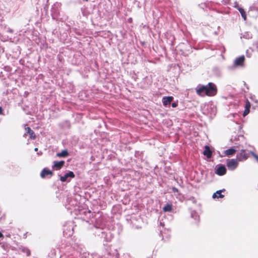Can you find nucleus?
Wrapping results in <instances>:
<instances>
[{"instance_id":"nucleus-16","label":"nucleus","mask_w":258,"mask_h":258,"mask_svg":"<svg viewBox=\"0 0 258 258\" xmlns=\"http://www.w3.org/2000/svg\"><path fill=\"white\" fill-rule=\"evenodd\" d=\"M237 9L239 11V12H240V13L241 15V17H242L243 20L244 21L246 20V18H247L246 14V13H245L244 10L243 9H242L241 8H239V7H238Z\"/></svg>"},{"instance_id":"nucleus-3","label":"nucleus","mask_w":258,"mask_h":258,"mask_svg":"<svg viewBox=\"0 0 258 258\" xmlns=\"http://www.w3.org/2000/svg\"><path fill=\"white\" fill-rule=\"evenodd\" d=\"M236 157L238 161H242L246 160L248 157V154L246 153L245 150H241L239 153H238Z\"/></svg>"},{"instance_id":"nucleus-14","label":"nucleus","mask_w":258,"mask_h":258,"mask_svg":"<svg viewBox=\"0 0 258 258\" xmlns=\"http://www.w3.org/2000/svg\"><path fill=\"white\" fill-rule=\"evenodd\" d=\"M236 151L235 149H234L233 148H231L228 149L227 150H226L224 151V153L225 156H231V155L235 154V153H236Z\"/></svg>"},{"instance_id":"nucleus-4","label":"nucleus","mask_w":258,"mask_h":258,"mask_svg":"<svg viewBox=\"0 0 258 258\" xmlns=\"http://www.w3.org/2000/svg\"><path fill=\"white\" fill-rule=\"evenodd\" d=\"M244 60L245 57L244 55H242L235 59L234 64L236 66L242 67L243 66Z\"/></svg>"},{"instance_id":"nucleus-8","label":"nucleus","mask_w":258,"mask_h":258,"mask_svg":"<svg viewBox=\"0 0 258 258\" xmlns=\"http://www.w3.org/2000/svg\"><path fill=\"white\" fill-rule=\"evenodd\" d=\"M172 96H165L163 98V104L164 106H167L170 105L171 102L173 100Z\"/></svg>"},{"instance_id":"nucleus-7","label":"nucleus","mask_w":258,"mask_h":258,"mask_svg":"<svg viewBox=\"0 0 258 258\" xmlns=\"http://www.w3.org/2000/svg\"><path fill=\"white\" fill-rule=\"evenodd\" d=\"M75 175L73 171H70L68 173H66L64 176H61L60 177V180L62 182H65L67 181L68 177L74 178Z\"/></svg>"},{"instance_id":"nucleus-18","label":"nucleus","mask_w":258,"mask_h":258,"mask_svg":"<svg viewBox=\"0 0 258 258\" xmlns=\"http://www.w3.org/2000/svg\"><path fill=\"white\" fill-rule=\"evenodd\" d=\"M251 155L253 156V157L255 159V160L258 162V155H256L255 153H254L253 152H251Z\"/></svg>"},{"instance_id":"nucleus-20","label":"nucleus","mask_w":258,"mask_h":258,"mask_svg":"<svg viewBox=\"0 0 258 258\" xmlns=\"http://www.w3.org/2000/svg\"><path fill=\"white\" fill-rule=\"evenodd\" d=\"M172 191L174 192H177L178 191V190L176 187H172Z\"/></svg>"},{"instance_id":"nucleus-11","label":"nucleus","mask_w":258,"mask_h":258,"mask_svg":"<svg viewBox=\"0 0 258 258\" xmlns=\"http://www.w3.org/2000/svg\"><path fill=\"white\" fill-rule=\"evenodd\" d=\"M25 130L26 131V133L25 134V135L27 134H29L30 136V138L32 140H34L36 138L35 134L34 131L31 130L30 127H27L25 128Z\"/></svg>"},{"instance_id":"nucleus-2","label":"nucleus","mask_w":258,"mask_h":258,"mask_svg":"<svg viewBox=\"0 0 258 258\" xmlns=\"http://www.w3.org/2000/svg\"><path fill=\"white\" fill-rule=\"evenodd\" d=\"M238 165L237 159H228L227 161V166L229 170H233L237 168Z\"/></svg>"},{"instance_id":"nucleus-21","label":"nucleus","mask_w":258,"mask_h":258,"mask_svg":"<svg viewBox=\"0 0 258 258\" xmlns=\"http://www.w3.org/2000/svg\"><path fill=\"white\" fill-rule=\"evenodd\" d=\"M3 114V109L1 106H0V114Z\"/></svg>"},{"instance_id":"nucleus-12","label":"nucleus","mask_w":258,"mask_h":258,"mask_svg":"<svg viewBox=\"0 0 258 258\" xmlns=\"http://www.w3.org/2000/svg\"><path fill=\"white\" fill-rule=\"evenodd\" d=\"M203 154L208 158H210L212 157V152L208 146H206L205 147V150L203 152Z\"/></svg>"},{"instance_id":"nucleus-23","label":"nucleus","mask_w":258,"mask_h":258,"mask_svg":"<svg viewBox=\"0 0 258 258\" xmlns=\"http://www.w3.org/2000/svg\"><path fill=\"white\" fill-rule=\"evenodd\" d=\"M38 148H35V149H34L35 151H38Z\"/></svg>"},{"instance_id":"nucleus-22","label":"nucleus","mask_w":258,"mask_h":258,"mask_svg":"<svg viewBox=\"0 0 258 258\" xmlns=\"http://www.w3.org/2000/svg\"><path fill=\"white\" fill-rule=\"evenodd\" d=\"M3 237H4L3 234H2V232H0V238H3Z\"/></svg>"},{"instance_id":"nucleus-1","label":"nucleus","mask_w":258,"mask_h":258,"mask_svg":"<svg viewBox=\"0 0 258 258\" xmlns=\"http://www.w3.org/2000/svg\"><path fill=\"white\" fill-rule=\"evenodd\" d=\"M197 94L200 96L206 95L212 97L217 93V88L215 84L209 83L207 85H201L196 89Z\"/></svg>"},{"instance_id":"nucleus-17","label":"nucleus","mask_w":258,"mask_h":258,"mask_svg":"<svg viewBox=\"0 0 258 258\" xmlns=\"http://www.w3.org/2000/svg\"><path fill=\"white\" fill-rule=\"evenodd\" d=\"M69 155V153L67 150H63L60 153H57L56 156L59 157H66Z\"/></svg>"},{"instance_id":"nucleus-9","label":"nucleus","mask_w":258,"mask_h":258,"mask_svg":"<svg viewBox=\"0 0 258 258\" xmlns=\"http://www.w3.org/2000/svg\"><path fill=\"white\" fill-rule=\"evenodd\" d=\"M250 106H251V104H250V102L248 101V99H246L245 101L244 110L243 113V116H245L249 113Z\"/></svg>"},{"instance_id":"nucleus-10","label":"nucleus","mask_w":258,"mask_h":258,"mask_svg":"<svg viewBox=\"0 0 258 258\" xmlns=\"http://www.w3.org/2000/svg\"><path fill=\"white\" fill-rule=\"evenodd\" d=\"M226 172V169L223 165H220L216 170V173L219 175H224Z\"/></svg>"},{"instance_id":"nucleus-5","label":"nucleus","mask_w":258,"mask_h":258,"mask_svg":"<svg viewBox=\"0 0 258 258\" xmlns=\"http://www.w3.org/2000/svg\"><path fill=\"white\" fill-rule=\"evenodd\" d=\"M53 175V172L51 170L48 169L46 168L43 169V170L40 173V176L42 178H45V177L47 175H49L50 177H51Z\"/></svg>"},{"instance_id":"nucleus-19","label":"nucleus","mask_w":258,"mask_h":258,"mask_svg":"<svg viewBox=\"0 0 258 258\" xmlns=\"http://www.w3.org/2000/svg\"><path fill=\"white\" fill-rule=\"evenodd\" d=\"M171 105H172V107L175 108L177 106L178 103L177 102H173Z\"/></svg>"},{"instance_id":"nucleus-15","label":"nucleus","mask_w":258,"mask_h":258,"mask_svg":"<svg viewBox=\"0 0 258 258\" xmlns=\"http://www.w3.org/2000/svg\"><path fill=\"white\" fill-rule=\"evenodd\" d=\"M172 210V205L171 204H166L163 208V211L164 212H171Z\"/></svg>"},{"instance_id":"nucleus-13","label":"nucleus","mask_w":258,"mask_h":258,"mask_svg":"<svg viewBox=\"0 0 258 258\" xmlns=\"http://www.w3.org/2000/svg\"><path fill=\"white\" fill-rule=\"evenodd\" d=\"M225 191V189L218 190L213 195L212 197L214 199H215V198H224V196L223 195H222L221 193H222V192Z\"/></svg>"},{"instance_id":"nucleus-6","label":"nucleus","mask_w":258,"mask_h":258,"mask_svg":"<svg viewBox=\"0 0 258 258\" xmlns=\"http://www.w3.org/2000/svg\"><path fill=\"white\" fill-rule=\"evenodd\" d=\"M64 161H54L52 168L56 170L60 169L64 165Z\"/></svg>"}]
</instances>
